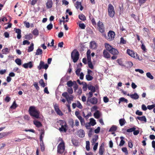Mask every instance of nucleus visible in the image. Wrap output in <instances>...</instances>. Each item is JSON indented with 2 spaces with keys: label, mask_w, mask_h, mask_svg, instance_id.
<instances>
[{
  "label": "nucleus",
  "mask_w": 155,
  "mask_h": 155,
  "mask_svg": "<svg viewBox=\"0 0 155 155\" xmlns=\"http://www.w3.org/2000/svg\"><path fill=\"white\" fill-rule=\"evenodd\" d=\"M29 112L30 115L36 118H39L40 112L37 110L36 108L34 106L29 107Z\"/></svg>",
  "instance_id": "nucleus-1"
},
{
  "label": "nucleus",
  "mask_w": 155,
  "mask_h": 155,
  "mask_svg": "<svg viewBox=\"0 0 155 155\" xmlns=\"http://www.w3.org/2000/svg\"><path fill=\"white\" fill-rule=\"evenodd\" d=\"M57 123L58 125L61 126L59 129L60 131L66 132L68 130V127L65 121L60 120L57 122Z\"/></svg>",
  "instance_id": "nucleus-2"
},
{
  "label": "nucleus",
  "mask_w": 155,
  "mask_h": 155,
  "mask_svg": "<svg viewBox=\"0 0 155 155\" xmlns=\"http://www.w3.org/2000/svg\"><path fill=\"white\" fill-rule=\"evenodd\" d=\"M59 140L61 142L58 145L57 147V152L59 153H62L64 152L65 150L64 142L63 141L62 139L59 138Z\"/></svg>",
  "instance_id": "nucleus-3"
},
{
  "label": "nucleus",
  "mask_w": 155,
  "mask_h": 155,
  "mask_svg": "<svg viewBox=\"0 0 155 155\" xmlns=\"http://www.w3.org/2000/svg\"><path fill=\"white\" fill-rule=\"evenodd\" d=\"M108 12L109 16L112 18L114 16L115 13L114 8L113 5L110 4L108 5Z\"/></svg>",
  "instance_id": "nucleus-4"
},
{
  "label": "nucleus",
  "mask_w": 155,
  "mask_h": 155,
  "mask_svg": "<svg viewBox=\"0 0 155 155\" xmlns=\"http://www.w3.org/2000/svg\"><path fill=\"white\" fill-rule=\"evenodd\" d=\"M79 54L78 51L76 50L73 51L71 54V57L73 61L75 63L79 59Z\"/></svg>",
  "instance_id": "nucleus-5"
},
{
  "label": "nucleus",
  "mask_w": 155,
  "mask_h": 155,
  "mask_svg": "<svg viewBox=\"0 0 155 155\" xmlns=\"http://www.w3.org/2000/svg\"><path fill=\"white\" fill-rule=\"evenodd\" d=\"M62 96L66 98L68 104H70L71 101H72L74 96L72 95H69L67 92H65L62 94Z\"/></svg>",
  "instance_id": "nucleus-6"
},
{
  "label": "nucleus",
  "mask_w": 155,
  "mask_h": 155,
  "mask_svg": "<svg viewBox=\"0 0 155 155\" xmlns=\"http://www.w3.org/2000/svg\"><path fill=\"white\" fill-rule=\"evenodd\" d=\"M127 53L129 55L137 59L141 60V59L139 58L138 55L136 53L134 52V51L130 49H128L127 50Z\"/></svg>",
  "instance_id": "nucleus-7"
},
{
  "label": "nucleus",
  "mask_w": 155,
  "mask_h": 155,
  "mask_svg": "<svg viewBox=\"0 0 155 155\" xmlns=\"http://www.w3.org/2000/svg\"><path fill=\"white\" fill-rule=\"evenodd\" d=\"M115 35V34L114 31H109L108 33L107 40L109 41L112 40L114 39Z\"/></svg>",
  "instance_id": "nucleus-8"
},
{
  "label": "nucleus",
  "mask_w": 155,
  "mask_h": 155,
  "mask_svg": "<svg viewBox=\"0 0 155 155\" xmlns=\"http://www.w3.org/2000/svg\"><path fill=\"white\" fill-rule=\"evenodd\" d=\"M48 67V64H45L44 62L40 61L39 63V65L38 67V68L39 70L41 69L42 68H43L46 70L47 69Z\"/></svg>",
  "instance_id": "nucleus-9"
},
{
  "label": "nucleus",
  "mask_w": 155,
  "mask_h": 155,
  "mask_svg": "<svg viewBox=\"0 0 155 155\" xmlns=\"http://www.w3.org/2000/svg\"><path fill=\"white\" fill-rule=\"evenodd\" d=\"M97 26L100 32L103 33L104 31V26L103 23L100 21H99L97 23Z\"/></svg>",
  "instance_id": "nucleus-10"
},
{
  "label": "nucleus",
  "mask_w": 155,
  "mask_h": 155,
  "mask_svg": "<svg viewBox=\"0 0 155 155\" xmlns=\"http://www.w3.org/2000/svg\"><path fill=\"white\" fill-rule=\"evenodd\" d=\"M54 110L57 113L58 115L59 116H62L63 115V114L61 110L60 109L58 105L57 104H54Z\"/></svg>",
  "instance_id": "nucleus-11"
},
{
  "label": "nucleus",
  "mask_w": 155,
  "mask_h": 155,
  "mask_svg": "<svg viewBox=\"0 0 155 155\" xmlns=\"http://www.w3.org/2000/svg\"><path fill=\"white\" fill-rule=\"evenodd\" d=\"M89 102L92 104H95L98 102L97 99L95 97H93L90 99H87V102Z\"/></svg>",
  "instance_id": "nucleus-12"
},
{
  "label": "nucleus",
  "mask_w": 155,
  "mask_h": 155,
  "mask_svg": "<svg viewBox=\"0 0 155 155\" xmlns=\"http://www.w3.org/2000/svg\"><path fill=\"white\" fill-rule=\"evenodd\" d=\"M23 66L25 68H32L33 65L31 61H30L27 63H25L23 65Z\"/></svg>",
  "instance_id": "nucleus-13"
},
{
  "label": "nucleus",
  "mask_w": 155,
  "mask_h": 155,
  "mask_svg": "<svg viewBox=\"0 0 155 155\" xmlns=\"http://www.w3.org/2000/svg\"><path fill=\"white\" fill-rule=\"evenodd\" d=\"M52 4L53 3L52 0H48L46 4V7L48 8H52Z\"/></svg>",
  "instance_id": "nucleus-14"
},
{
  "label": "nucleus",
  "mask_w": 155,
  "mask_h": 155,
  "mask_svg": "<svg viewBox=\"0 0 155 155\" xmlns=\"http://www.w3.org/2000/svg\"><path fill=\"white\" fill-rule=\"evenodd\" d=\"M104 143H102L101 145L99 148V153L100 155H103L104 151Z\"/></svg>",
  "instance_id": "nucleus-15"
},
{
  "label": "nucleus",
  "mask_w": 155,
  "mask_h": 155,
  "mask_svg": "<svg viewBox=\"0 0 155 155\" xmlns=\"http://www.w3.org/2000/svg\"><path fill=\"white\" fill-rule=\"evenodd\" d=\"M95 118L98 119L100 118L101 115V113L98 110H96L94 114Z\"/></svg>",
  "instance_id": "nucleus-16"
},
{
  "label": "nucleus",
  "mask_w": 155,
  "mask_h": 155,
  "mask_svg": "<svg viewBox=\"0 0 155 155\" xmlns=\"http://www.w3.org/2000/svg\"><path fill=\"white\" fill-rule=\"evenodd\" d=\"M137 119L142 122H143V123H145L147 122L146 118L145 116H138L137 117Z\"/></svg>",
  "instance_id": "nucleus-17"
},
{
  "label": "nucleus",
  "mask_w": 155,
  "mask_h": 155,
  "mask_svg": "<svg viewBox=\"0 0 155 155\" xmlns=\"http://www.w3.org/2000/svg\"><path fill=\"white\" fill-rule=\"evenodd\" d=\"M90 48L93 49H95L97 48V45L95 41H91L90 43Z\"/></svg>",
  "instance_id": "nucleus-18"
},
{
  "label": "nucleus",
  "mask_w": 155,
  "mask_h": 155,
  "mask_svg": "<svg viewBox=\"0 0 155 155\" xmlns=\"http://www.w3.org/2000/svg\"><path fill=\"white\" fill-rule=\"evenodd\" d=\"M104 56L107 58H110V54L107 51L104 50L103 52Z\"/></svg>",
  "instance_id": "nucleus-19"
},
{
  "label": "nucleus",
  "mask_w": 155,
  "mask_h": 155,
  "mask_svg": "<svg viewBox=\"0 0 155 155\" xmlns=\"http://www.w3.org/2000/svg\"><path fill=\"white\" fill-rule=\"evenodd\" d=\"M15 32L17 34V38L18 39H20L21 37V30L18 28L15 29Z\"/></svg>",
  "instance_id": "nucleus-20"
},
{
  "label": "nucleus",
  "mask_w": 155,
  "mask_h": 155,
  "mask_svg": "<svg viewBox=\"0 0 155 155\" xmlns=\"http://www.w3.org/2000/svg\"><path fill=\"white\" fill-rule=\"evenodd\" d=\"M75 6L77 9H78L80 8V10L82 11L83 8L81 5V4L80 2H77L75 4Z\"/></svg>",
  "instance_id": "nucleus-21"
},
{
  "label": "nucleus",
  "mask_w": 155,
  "mask_h": 155,
  "mask_svg": "<svg viewBox=\"0 0 155 155\" xmlns=\"http://www.w3.org/2000/svg\"><path fill=\"white\" fill-rule=\"evenodd\" d=\"M78 135L80 137H84L85 133L83 130H80L78 132Z\"/></svg>",
  "instance_id": "nucleus-22"
},
{
  "label": "nucleus",
  "mask_w": 155,
  "mask_h": 155,
  "mask_svg": "<svg viewBox=\"0 0 155 155\" xmlns=\"http://www.w3.org/2000/svg\"><path fill=\"white\" fill-rule=\"evenodd\" d=\"M110 53L114 55L117 54L118 53V51L115 48L112 47L110 52Z\"/></svg>",
  "instance_id": "nucleus-23"
},
{
  "label": "nucleus",
  "mask_w": 155,
  "mask_h": 155,
  "mask_svg": "<svg viewBox=\"0 0 155 155\" xmlns=\"http://www.w3.org/2000/svg\"><path fill=\"white\" fill-rule=\"evenodd\" d=\"M34 124L36 127H41L42 126V124L40 122L36 120H35L33 121Z\"/></svg>",
  "instance_id": "nucleus-24"
},
{
  "label": "nucleus",
  "mask_w": 155,
  "mask_h": 155,
  "mask_svg": "<svg viewBox=\"0 0 155 155\" xmlns=\"http://www.w3.org/2000/svg\"><path fill=\"white\" fill-rule=\"evenodd\" d=\"M139 96L137 93H135L134 94H132L130 95L131 98L134 99H137L139 98Z\"/></svg>",
  "instance_id": "nucleus-25"
},
{
  "label": "nucleus",
  "mask_w": 155,
  "mask_h": 155,
  "mask_svg": "<svg viewBox=\"0 0 155 155\" xmlns=\"http://www.w3.org/2000/svg\"><path fill=\"white\" fill-rule=\"evenodd\" d=\"M119 124L121 126H122L125 124L126 121L124 119L122 118L120 119L119 120Z\"/></svg>",
  "instance_id": "nucleus-26"
},
{
  "label": "nucleus",
  "mask_w": 155,
  "mask_h": 155,
  "mask_svg": "<svg viewBox=\"0 0 155 155\" xmlns=\"http://www.w3.org/2000/svg\"><path fill=\"white\" fill-rule=\"evenodd\" d=\"M9 48H5L2 50V52L3 54H6L9 52Z\"/></svg>",
  "instance_id": "nucleus-27"
},
{
  "label": "nucleus",
  "mask_w": 155,
  "mask_h": 155,
  "mask_svg": "<svg viewBox=\"0 0 155 155\" xmlns=\"http://www.w3.org/2000/svg\"><path fill=\"white\" fill-rule=\"evenodd\" d=\"M125 102L126 103L128 102V101L127 99L125 98L124 97H121L119 99V101L118 102V104H120L121 102Z\"/></svg>",
  "instance_id": "nucleus-28"
},
{
  "label": "nucleus",
  "mask_w": 155,
  "mask_h": 155,
  "mask_svg": "<svg viewBox=\"0 0 155 155\" xmlns=\"http://www.w3.org/2000/svg\"><path fill=\"white\" fill-rule=\"evenodd\" d=\"M88 88L89 90L91 91V92L94 93L96 89L95 87L92 86V85H90L88 87Z\"/></svg>",
  "instance_id": "nucleus-29"
},
{
  "label": "nucleus",
  "mask_w": 155,
  "mask_h": 155,
  "mask_svg": "<svg viewBox=\"0 0 155 155\" xmlns=\"http://www.w3.org/2000/svg\"><path fill=\"white\" fill-rule=\"evenodd\" d=\"M90 123L91 125L93 126L96 124V122L95 121V119L93 118L90 119Z\"/></svg>",
  "instance_id": "nucleus-30"
},
{
  "label": "nucleus",
  "mask_w": 155,
  "mask_h": 155,
  "mask_svg": "<svg viewBox=\"0 0 155 155\" xmlns=\"http://www.w3.org/2000/svg\"><path fill=\"white\" fill-rule=\"evenodd\" d=\"M117 127L116 125H113L109 130V132H114L117 129Z\"/></svg>",
  "instance_id": "nucleus-31"
},
{
  "label": "nucleus",
  "mask_w": 155,
  "mask_h": 155,
  "mask_svg": "<svg viewBox=\"0 0 155 155\" xmlns=\"http://www.w3.org/2000/svg\"><path fill=\"white\" fill-rule=\"evenodd\" d=\"M34 44L33 43H31L30 46L28 48L27 50L28 52H30L34 50Z\"/></svg>",
  "instance_id": "nucleus-32"
},
{
  "label": "nucleus",
  "mask_w": 155,
  "mask_h": 155,
  "mask_svg": "<svg viewBox=\"0 0 155 155\" xmlns=\"http://www.w3.org/2000/svg\"><path fill=\"white\" fill-rule=\"evenodd\" d=\"M78 17L80 20H82L83 21H84V20L86 19V18L85 16L82 14L79 15Z\"/></svg>",
  "instance_id": "nucleus-33"
},
{
  "label": "nucleus",
  "mask_w": 155,
  "mask_h": 155,
  "mask_svg": "<svg viewBox=\"0 0 155 155\" xmlns=\"http://www.w3.org/2000/svg\"><path fill=\"white\" fill-rule=\"evenodd\" d=\"M74 81L72 82L71 81H69L67 82V85L68 87H71L74 84Z\"/></svg>",
  "instance_id": "nucleus-34"
},
{
  "label": "nucleus",
  "mask_w": 155,
  "mask_h": 155,
  "mask_svg": "<svg viewBox=\"0 0 155 155\" xmlns=\"http://www.w3.org/2000/svg\"><path fill=\"white\" fill-rule=\"evenodd\" d=\"M105 46L106 49L110 52L112 47L110 45L108 44H105Z\"/></svg>",
  "instance_id": "nucleus-35"
},
{
  "label": "nucleus",
  "mask_w": 155,
  "mask_h": 155,
  "mask_svg": "<svg viewBox=\"0 0 155 155\" xmlns=\"http://www.w3.org/2000/svg\"><path fill=\"white\" fill-rule=\"evenodd\" d=\"M32 35L31 34L27 35L25 36V38L27 39L30 40L32 38Z\"/></svg>",
  "instance_id": "nucleus-36"
},
{
  "label": "nucleus",
  "mask_w": 155,
  "mask_h": 155,
  "mask_svg": "<svg viewBox=\"0 0 155 155\" xmlns=\"http://www.w3.org/2000/svg\"><path fill=\"white\" fill-rule=\"evenodd\" d=\"M15 62L17 64L20 65L21 64V61L19 58H17L15 60Z\"/></svg>",
  "instance_id": "nucleus-37"
},
{
  "label": "nucleus",
  "mask_w": 155,
  "mask_h": 155,
  "mask_svg": "<svg viewBox=\"0 0 155 155\" xmlns=\"http://www.w3.org/2000/svg\"><path fill=\"white\" fill-rule=\"evenodd\" d=\"M84 116L86 119H87L89 117L91 116V113L90 112H89L87 113V115H85V113L84 112L83 113Z\"/></svg>",
  "instance_id": "nucleus-38"
},
{
  "label": "nucleus",
  "mask_w": 155,
  "mask_h": 155,
  "mask_svg": "<svg viewBox=\"0 0 155 155\" xmlns=\"http://www.w3.org/2000/svg\"><path fill=\"white\" fill-rule=\"evenodd\" d=\"M86 78L88 81H91L93 79V77L90 75L87 74L86 76Z\"/></svg>",
  "instance_id": "nucleus-39"
},
{
  "label": "nucleus",
  "mask_w": 155,
  "mask_h": 155,
  "mask_svg": "<svg viewBox=\"0 0 155 155\" xmlns=\"http://www.w3.org/2000/svg\"><path fill=\"white\" fill-rule=\"evenodd\" d=\"M77 107L78 108L80 109H82L83 108L82 105L81 104V103L79 101H77Z\"/></svg>",
  "instance_id": "nucleus-40"
},
{
  "label": "nucleus",
  "mask_w": 155,
  "mask_h": 155,
  "mask_svg": "<svg viewBox=\"0 0 155 155\" xmlns=\"http://www.w3.org/2000/svg\"><path fill=\"white\" fill-rule=\"evenodd\" d=\"M42 49L40 48H38L36 51V55H40L42 54Z\"/></svg>",
  "instance_id": "nucleus-41"
},
{
  "label": "nucleus",
  "mask_w": 155,
  "mask_h": 155,
  "mask_svg": "<svg viewBox=\"0 0 155 155\" xmlns=\"http://www.w3.org/2000/svg\"><path fill=\"white\" fill-rule=\"evenodd\" d=\"M41 143L40 146L41 147V149L42 151H44L45 150V146L43 143V141H40Z\"/></svg>",
  "instance_id": "nucleus-42"
},
{
  "label": "nucleus",
  "mask_w": 155,
  "mask_h": 155,
  "mask_svg": "<svg viewBox=\"0 0 155 155\" xmlns=\"http://www.w3.org/2000/svg\"><path fill=\"white\" fill-rule=\"evenodd\" d=\"M147 76L149 78L151 79H153V77L150 72H148L146 73Z\"/></svg>",
  "instance_id": "nucleus-43"
},
{
  "label": "nucleus",
  "mask_w": 155,
  "mask_h": 155,
  "mask_svg": "<svg viewBox=\"0 0 155 155\" xmlns=\"http://www.w3.org/2000/svg\"><path fill=\"white\" fill-rule=\"evenodd\" d=\"M39 83L42 87H44L45 86V84L43 79H41L39 81Z\"/></svg>",
  "instance_id": "nucleus-44"
},
{
  "label": "nucleus",
  "mask_w": 155,
  "mask_h": 155,
  "mask_svg": "<svg viewBox=\"0 0 155 155\" xmlns=\"http://www.w3.org/2000/svg\"><path fill=\"white\" fill-rule=\"evenodd\" d=\"M81 70V68H78L77 70L75 71V73L78 76H79L80 73V71Z\"/></svg>",
  "instance_id": "nucleus-45"
},
{
  "label": "nucleus",
  "mask_w": 155,
  "mask_h": 155,
  "mask_svg": "<svg viewBox=\"0 0 155 155\" xmlns=\"http://www.w3.org/2000/svg\"><path fill=\"white\" fill-rule=\"evenodd\" d=\"M117 61L119 64L122 66H124V64H123V62L121 59H119L117 60Z\"/></svg>",
  "instance_id": "nucleus-46"
},
{
  "label": "nucleus",
  "mask_w": 155,
  "mask_h": 155,
  "mask_svg": "<svg viewBox=\"0 0 155 155\" xmlns=\"http://www.w3.org/2000/svg\"><path fill=\"white\" fill-rule=\"evenodd\" d=\"M17 107V104L16 103L15 101H14L12 105L10 107V108L12 109H15Z\"/></svg>",
  "instance_id": "nucleus-47"
},
{
  "label": "nucleus",
  "mask_w": 155,
  "mask_h": 155,
  "mask_svg": "<svg viewBox=\"0 0 155 155\" xmlns=\"http://www.w3.org/2000/svg\"><path fill=\"white\" fill-rule=\"evenodd\" d=\"M120 43L121 44H125L126 43V41L123 37H121L120 38Z\"/></svg>",
  "instance_id": "nucleus-48"
},
{
  "label": "nucleus",
  "mask_w": 155,
  "mask_h": 155,
  "mask_svg": "<svg viewBox=\"0 0 155 155\" xmlns=\"http://www.w3.org/2000/svg\"><path fill=\"white\" fill-rule=\"evenodd\" d=\"M32 33L35 35L37 36L39 34L38 31L37 29H35L32 31Z\"/></svg>",
  "instance_id": "nucleus-49"
},
{
  "label": "nucleus",
  "mask_w": 155,
  "mask_h": 155,
  "mask_svg": "<svg viewBox=\"0 0 155 155\" xmlns=\"http://www.w3.org/2000/svg\"><path fill=\"white\" fill-rule=\"evenodd\" d=\"M154 107H155V104H152L151 105H148L147 106V108L149 110L152 109Z\"/></svg>",
  "instance_id": "nucleus-50"
},
{
  "label": "nucleus",
  "mask_w": 155,
  "mask_h": 155,
  "mask_svg": "<svg viewBox=\"0 0 155 155\" xmlns=\"http://www.w3.org/2000/svg\"><path fill=\"white\" fill-rule=\"evenodd\" d=\"M122 150L123 152L125 153V155H127L128 154V150L126 147H124L122 148Z\"/></svg>",
  "instance_id": "nucleus-51"
},
{
  "label": "nucleus",
  "mask_w": 155,
  "mask_h": 155,
  "mask_svg": "<svg viewBox=\"0 0 155 155\" xmlns=\"http://www.w3.org/2000/svg\"><path fill=\"white\" fill-rule=\"evenodd\" d=\"M78 25L80 28L81 29H85V25L83 23H80L78 24Z\"/></svg>",
  "instance_id": "nucleus-52"
},
{
  "label": "nucleus",
  "mask_w": 155,
  "mask_h": 155,
  "mask_svg": "<svg viewBox=\"0 0 155 155\" xmlns=\"http://www.w3.org/2000/svg\"><path fill=\"white\" fill-rule=\"evenodd\" d=\"M136 129V128L133 127L130 129H128L127 130V132H134V131Z\"/></svg>",
  "instance_id": "nucleus-53"
},
{
  "label": "nucleus",
  "mask_w": 155,
  "mask_h": 155,
  "mask_svg": "<svg viewBox=\"0 0 155 155\" xmlns=\"http://www.w3.org/2000/svg\"><path fill=\"white\" fill-rule=\"evenodd\" d=\"M74 84L73 85H74V86L73 87L74 89V91H75L77 90L78 89V85L76 84V82L75 81H74Z\"/></svg>",
  "instance_id": "nucleus-54"
},
{
  "label": "nucleus",
  "mask_w": 155,
  "mask_h": 155,
  "mask_svg": "<svg viewBox=\"0 0 155 155\" xmlns=\"http://www.w3.org/2000/svg\"><path fill=\"white\" fill-rule=\"evenodd\" d=\"M33 85L37 90H38L39 89V87L38 86V83L37 82H35L33 84Z\"/></svg>",
  "instance_id": "nucleus-55"
},
{
  "label": "nucleus",
  "mask_w": 155,
  "mask_h": 155,
  "mask_svg": "<svg viewBox=\"0 0 155 155\" xmlns=\"http://www.w3.org/2000/svg\"><path fill=\"white\" fill-rule=\"evenodd\" d=\"M67 91L70 94H72L73 93V90L71 87H69L67 88Z\"/></svg>",
  "instance_id": "nucleus-56"
},
{
  "label": "nucleus",
  "mask_w": 155,
  "mask_h": 155,
  "mask_svg": "<svg viewBox=\"0 0 155 155\" xmlns=\"http://www.w3.org/2000/svg\"><path fill=\"white\" fill-rule=\"evenodd\" d=\"M98 139V136H95V138L93 139L92 142V143H95L96 141Z\"/></svg>",
  "instance_id": "nucleus-57"
},
{
  "label": "nucleus",
  "mask_w": 155,
  "mask_h": 155,
  "mask_svg": "<svg viewBox=\"0 0 155 155\" xmlns=\"http://www.w3.org/2000/svg\"><path fill=\"white\" fill-rule=\"evenodd\" d=\"M88 67L91 69H93L94 67L91 61L87 62Z\"/></svg>",
  "instance_id": "nucleus-58"
},
{
  "label": "nucleus",
  "mask_w": 155,
  "mask_h": 155,
  "mask_svg": "<svg viewBox=\"0 0 155 155\" xmlns=\"http://www.w3.org/2000/svg\"><path fill=\"white\" fill-rule=\"evenodd\" d=\"M53 27V25L51 23L49 25H48L47 26V28L48 30H50Z\"/></svg>",
  "instance_id": "nucleus-59"
},
{
  "label": "nucleus",
  "mask_w": 155,
  "mask_h": 155,
  "mask_svg": "<svg viewBox=\"0 0 155 155\" xmlns=\"http://www.w3.org/2000/svg\"><path fill=\"white\" fill-rule=\"evenodd\" d=\"M79 120L80 121L82 125H84V119L82 118V117H79Z\"/></svg>",
  "instance_id": "nucleus-60"
},
{
  "label": "nucleus",
  "mask_w": 155,
  "mask_h": 155,
  "mask_svg": "<svg viewBox=\"0 0 155 155\" xmlns=\"http://www.w3.org/2000/svg\"><path fill=\"white\" fill-rule=\"evenodd\" d=\"M125 143V141L124 140H121L119 146L120 147H122Z\"/></svg>",
  "instance_id": "nucleus-61"
},
{
  "label": "nucleus",
  "mask_w": 155,
  "mask_h": 155,
  "mask_svg": "<svg viewBox=\"0 0 155 155\" xmlns=\"http://www.w3.org/2000/svg\"><path fill=\"white\" fill-rule=\"evenodd\" d=\"M143 114V113L142 112L138 110H137L136 112V114L139 116L142 115Z\"/></svg>",
  "instance_id": "nucleus-62"
},
{
  "label": "nucleus",
  "mask_w": 155,
  "mask_h": 155,
  "mask_svg": "<svg viewBox=\"0 0 155 155\" xmlns=\"http://www.w3.org/2000/svg\"><path fill=\"white\" fill-rule=\"evenodd\" d=\"M75 115L78 118V119L79 120V117H82L80 115L78 111H76L75 112Z\"/></svg>",
  "instance_id": "nucleus-63"
},
{
  "label": "nucleus",
  "mask_w": 155,
  "mask_h": 155,
  "mask_svg": "<svg viewBox=\"0 0 155 155\" xmlns=\"http://www.w3.org/2000/svg\"><path fill=\"white\" fill-rule=\"evenodd\" d=\"M103 101L105 103H107L109 101V99L107 97H104L103 98Z\"/></svg>",
  "instance_id": "nucleus-64"
}]
</instances>
